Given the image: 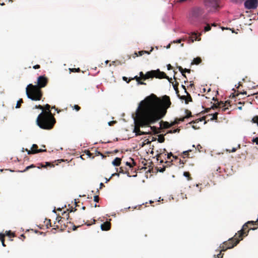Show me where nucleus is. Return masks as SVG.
<instances>
[{
	"instance_id": "57",
	"label": "nucleus",
	"mask_w": 258,
	"mask_h": 258,
	"mask_svg": "<svg viewBox=\"0 0 258 258\" xmlns=\"http://www.w3.org/2000/svg\"><path fill=\"white\" fill-rule=\"evenodd\" d=\"M138 52H135L133 54V58H136V57L138 56Z\"/></svg>"
},
{
	"instance_id": "45",
	"label": "nucleus",
	"mask_w": 258,
	"mask_h": 258,
	"mask_svg": "<svg viewBox=\"0 0 258 258\" xmlns=\"http://www.w3.org/2000/svg\"><path fill=\"white\" fill-rule=\"evenodd\" d=\"M94 201L97 203L99 202V197L98 196H95L94 197Z\"/></svg>"
},
{
	"instance_id": "55",
	"label": "nucleus",
	"mask_w": 258,
	"mask_h": 258,
	"mask_svg": "<svg viewBox=\"0 0 258 258\" xmlns=\"http://www.w3.org/2000/svg\"><path fill=\"white\" fill-rule=\"evenodd\" d=\"M173 156V154L171 152L168 153L167 154V159H169L171 156Z\"/></svg>"
},
{
	"instance_id": "58",
	"label": "nucleus",
	"mask_w": 258,
	"mask_h": 258,
	"mask_svg": "<svg viewBox=\"0 0 258 258\" xmlns=\"http://www.w3.org/2000/svg\"><path fill=\"white\" fill-rule=\"evenodd\" d=\"M167 69L168 70H172V67L171 66V65L170 64H168L167 66Z\"/></svg>"
},
{
	"instance_id": "28",
	"label": "nucleus",
	"mask_w": 258,
	"mask_h": 258,
	"mask_svg": "<svg viewBox=\"0 0 258 258\" xmlns=\"http://www.w3.org/2000/svg\"><path fill=\"white\" fill-rule=\"evenodd\" d=\"M40 165H41V167H46V166H51V167H54V165L52 164L50 162H46L45 165H43L42 164H39Z\"/></svg>"
},
{
	"instance_id": "46",
	"label": "nucleus",
	"mask_w": 258,
	"mask_h": 258,
	"mask_svg": "<svg viewBox=\"0 0 258 258\" xmlns=\"http://www.w3.org/2000/svg\"><path fill=\"white\" fill-rule=\"evenodd\" d=\"M62 219V217L60 216H57L56 218V220L58 221V222L60 223V224L62 222V221L61 219Z\"/></svg>"
},
{
	"instance_id": "53",
	"label": "nucleus",
	"mask_w": 258,
	"mask_h": 258,
	"mask_svg": "<svg viewBox=\"0 0 258 258\" xmlns=\"http://www.w3.org/2000/svg\"><path fill=\"white\" fill-rule=\"evenodd\" d=\"M181 41V39H177L176 40H174L172 43H180Z\"/></svg>"
},
{
	"instance_id": "63",
	"label": "nucleus",
	"mask_w": 258,
	"mask_h": 258,
	"mask_svg": "<svg viewBox=\"0 0 258 258\" xmlns=\"http://www.w3.org/2000/svg\"><path fill=\"white\" fill-rule=\"evenodd\" d=\"M237 149L235 148H233L232 150H231V152H235L236 151Z\"/></svg>"
},
{
	"instance_id": "43",
	"label": "nucleus",
	"mask_w": 258,
	"mask_h": 258,
	"mask_svg": "<svg viewBox=\"0 0 258 258\" xmlns=\"http://www.w3.org/2000/svg\"><path fill=\"white\" fill-rule=\"evenodd\" d=\"M145 53H146V50H142V51H140L138 52L139 56H142L143 54H145Z\"/></svg>"
},
{
	"instance_id": "22",
	"label": "nucleus",
	"mask_w": 258,
	"mask_h": 258,
	"mask_svg": "<svg viewBox=\"0 0 258 258\" xmlns=\"http://www.w3.org/2000/svg\"><path fill=\"white\" fill-rule=\"evenodd\" d=\"M44 223L47 228H49L52 226L51 223V220L50 219H46L45 221H44Z\"/></svg>"
},
{
	"instance_id": "37",
	"label": "nucleus",
	"mask_w": 258,
	"mask_h": 258,
	"mask_svg": "<svg viewBox=\"0 0 258 258\" xmlns=\"http://www.w3.org/2000/svg\"><path fill=\"white\" fill-rule=\"evenodd\" d=\"M50 105L47 104L45 105L44 107V110L45 109V110H44V111H50Z\"/></svg>"
},
{
	"instance_id": "32",
	"label": "nucleus",
	"mask_w": 258,
	"mask_h": 258,
	"mask_svg": "<svg viewBox=\"0 0 258 258\" xmlns=\"http://www.w3.org/2000/svg\"><path fill=\"white\" fill-rule=\"evenodd\" d=\"M183 175H184L185 177H187V179H188V180H191V177H190V173H189L188 172H184L183 173Z\"/></svg>"
},
{
	"instance_id": "14",
	"label": "nucleus",
	"mask_w": 258,
	"mask_h": 258,
	"mask_svg": "<svg viewBox=\"0 0 258 258\" xmlns=\"http://www.w3.org/2000/svg\"><path fill=\"white\" fill-rule=\"evenodd\" d=\"M178 69L179 70V71L180 72V73L182 74V75L185 77L186 79V77L185 75V73H190V71L191 70L190 69H183L180 66H179L178 67Z\"/></svg>"
},
{
	"instance_id": "16",
	"label": "nucleus",
	"mask_w": 258,
	"mask_h": 258,
	"mask_svg": "<svg viewBox=\"0 0 258 258\" xmlns=\"http://www.w3.org/2000/svg\"><path fill=\"white\" fill-rule=\"evenodd\" d=\"M121 159L118 157H116L112 161V164L115 166H118L121 164Z\"/></svg>"
},
{
	"instance_id": "34",
	"label": "nucleus",
	"mask_w": 258,
	"mask_h": 258,
	"mask_svg": "<svg viewBox=\"0 0 258 258\" xmlns=\"http://www.w3.org/2000/svg\"><path fill=\"white\" fill-rule=\"evenodd\" d=\"M180 130L179 128H176V129H174V130H170L167 132V133L173 134V133H179L180 132Z\"/></svg>"
},
{
	"instance_id": "29",
	"label": "nucleus",
	"mask_w": 258,
	"mask_h": 258,
	"mask_svg": "<svg viewBox=\"0 0 258 258\" xmlns=\"http://www.w3.org/2000/svg\"><path fill=\"white\" fill-rule=\"evenodd\" d=\"M218 113L216 112L214 114H209V116H212V117L210 119L211 120H216L217 119Z\"/></svg>"
},
{
	"instance_id": "27",
	"label": "nucleus",
	"mask_w": 258,
	"mask_h": 258,
	"mask_svg": "<svg viewBox=\"0 0 258 258\" xmlns=\"http://www.w3.org/2000/svg\"><path fill=\"white\" fill-rule=\"evenodd\" d=\"M35 167H36L35 165H34V164H31V165L26 167L24 170L21 171L20 172H26L27 170H28L29 169L34 168Z\"/></svg>"
},
{
	"instance_id": "8",
	"label": "nucleus",
	"mask_w": 258,
	"mask_h": 258,
	"mask_svg": "<svg viewBox=\"0 0 258 258\" xmlns=\"http://www.w3.org/2000/svg\"><path fill=\"white\" fill-rule=\"evenodd\" d=\"M48 78L45 75L40 76L38 77L37 80V85L35 86L38 87L39 89L45 87L47 86L48 83Z\"/></svg>"
},
{
	"instance_id": "11",
	"label": "nucleus",
	"mask_w": 258,
	"mask_h": 258,
	"mask_svg": "<svg viewBox=\"0 0 258 258\" xmlns=\"http://www.w3.org/2000/svg\"><path fill=\"white\" fill-rule=\"evenodd\" d=\"M28 154H34L40 152H46V149H38V146L36 144H33L32 146L31 150H29L27 149L25 150Z\"/></svg>"
},
{
	"instance_id": "9",
	"label": "nucleus",
	"mask_w": 258,
	"mask_h": 258,
	"mask_svg": "<svg viewBox=\"0 0 258 258\" xmlns=\"http://www.w3.org/2000/svg\"><path fill=\"white\" fill-rule=\"evenodd\" d=\"M246 9L254 10L258 7V0H246L244 4Z\"/></svg>"
},
{
	"instance_id": "49",
	"label": "nucleus",
	"mask_w": 258,
	"mask_h": 258,
	"mask_svg": "<svg viewBox=\"0 0 258 258\" xmlns=\"http://www.w3.org/2000/svg\"><path fill=\"white\" fill-rule=\"evenodd\" d=\"M191 150H188V151H184L183 152V154L185 156H188V153H189V152H190Z\"/></svg>"
},
{
	"instance_id": "48",
	"label": "nucleus",
	"mask_w": 258,
	"mask_h": 258,
	"mask_svg": "<svg viewBox=\"0 0 258 258\" xmlns=\"http://www.w3.org/2000/svg\"><path fill=\"white\" fill-rule=\"evenodd\" d=\"M252 142L253 143H255L256 145H258V137L257 138H253L252 140Z\"/></svg>"
},
{
	"instance_id": "30",
	"label": "nucleus",
	"mask_w": 258,
	"mask_h": 258,
	"mask_svg": "<svg viewBox=\"0 0 258 258\" xmlns=\"http://www.w3.org/2000/svg\"><path fill=\"white\" fill-rule=\"evenodd\" d=\"M23 102V99H20L19 100H18L17 103V104H16V108H20L21 105V104Z\"/></svg>"
},
{
	"instance_id": "1",
	"label": "nucleus",
	"mask_w": 258,
	"mask_h": 258,
	"mask_svg": "<svg viewBox=\"0 0 258 258\" xmlns=\"http://www.w3.org/2000/svg\"><path fill=\"white\" fill-rule=\"evenodd\" d=\"M169 96L164 95L162 99L152 94L145 101L140 103L136 112L135 119L136 123L134 132L136 136L148 134V133L140 130V126H149L163 117L167 112V109L171 105Z\"/></svg>"
},
{
	"instance_id": "40",
	"label": "nucleus",
	"mask_w": 258,
	"mask_h": 258,
	"mask_svg": "<svg viewBox=\"0 0 258 258\" xmlns=\"http://www.w3.org/2000/svg\"><path fill=\"white\" fill-rule=\"evenodd\" d=\"M211 29V27L209 24H207L206 26L205 27L204 30L205 32L209 31Z\"/></svg>"
},
{
	"instance_id": "62",
	"label": "nucleus",
	"mask_w": 258,
	"mask_h": 258,
	"mask_svg": "<svg viewBox=\"0 0 258 258\" xmlns=\"http://www.w3.org/2000/svg\"><path fill=\"white\" fill-rule=\"evenodd\" d=\"M192 127H193L194 128H195V129H198V128H200V127H197V125H192Z\"/></svg>"
},
{
	"instance_id": "2",
	"label": "nucleus",
	"mask_w": 258,
	"mask_h": 258,
	"mask_svg": "<svg viewBox=\"0 0 258 258\" xmlns=\"http://www.w3.org/2000/svg\"><path fill=\"white\" fill-rule=\"evenodd\" d=\"M37 124L43 130L52 129L55 122V119L51 111H42L36 119Z\"/></svg>"
},
{
	"instance_id": "6",
	"label": "nucleus",
	"mask_w": 258,
	"mask_h": 258,
	"mask_svg": "<svg viewBox=\"0 0 258 258\" xmlns=\"http://www.w3.org/2000/svg\"><path fill=\"white\" fill-rule=\"evenodd\" d=\"M154 77L160 79H166L170 82H171L172 80V79L169 78L164 72H161L159 69L147 72L145 74V77L143 78V80L145 81L150 78H153Z\"/></svg>"
},
{
	"instance_id": "61",
	"label": "nucleus",
	"mask_w": 258,
	"mask_h": 258,
	"mask_svg": "<svg viewBox=\"0 0 258 258\" xmlns=\"http://www.w3.org/2000/svg\"><path fill=\"white\" fill-rule=\"evenodd\" d=\"M114 122H115V121H110V122H108V124L109 125H111Z\"/></svg>"
},
{
	"instance_id": "44",
	"label": "nucleus",
	"mask_w": 258,
	"mask_h": 258,
	"mask_svg": "<svg viewBox=\"0 0 258 258\" xmlns=\"http://www.w3.org/2000/svg\"><path fill=\"white\" fill-rule=\"evenodd\" d=\"M35 108H38V109H40L41 110H42V111H44V107H43L42 106H41V105H36L35 106Z\"/></svg>"
},
{
	"instance_id": "25",
	"label": "nucleus",
	"mask_w": 258,
	"mask_h": 258,
	"mask_svg": "<svg viewBox=\"0 0 258 258\" xmlns=\"http://www.w3.org/2000/svg\"><path fill=\"white\" fill-rule=\"evenodd\" d=\"M5 235L2 233H0V240L2 241V243L3 246H6V244H5V239H4Z\"/></svg>"
},
{
	"instance_id": "7",
	"label": "nucleus",
	"mask_w": 258,
	"mask_h": 258,
	"mask_svg": "<svg viewBox=\"0 0 258 258\" xmlns=\"http://www.w3.org/2000/svg\"><path fill=\"white\" fill-rule=\"evenodd\" d=\"M220 0H204V5L209 12H216L220 8Z\"/></svg>"
},
{
	"instance_id": "54",
	"label": "nucleus",
	"mask_w": 258,
	"mask_h": 258,
	"mask_svg": "<svg viewBox=\"0 0 258 258\" xmlns=\"http://www.w3.org/2000/svg\"><path fill=\"white\" fill-rule=\"evenodd\" d=\"M33 68L34 69H38L40 68V66L39 64H36V65L34 66Z\"/></svg>"
},
{
	"instance_id": "13",
	"label": "nucleus",
	"mask_w": 258,
	"mask_h": 258,
	"mask_svg": "<svg viewBox=\"0 0 258 258\" xmlns=\"http://www.w3.org/2000/svg\"><path fill=\"white\" fill-rule=\"evenodd\" d=\"M101 227L102 230H109L111 228V223L110 222H105L102 224H101Z\"/></svg>"
},
{
	"instance_id": "31",
	"label": "nucleus",
	"mask_w": 258,
	"mask_h": 258,
	"mask_svg": "<svg viewBox=\"0 0 258 258\" xmlns=\"http://www.w3.org/2000/svg\"><path fill=\"white\" fill-rule=\"evenodd\" d=\"M175 84H173V86L174 89V90L176 91V93H177L178 92V83L175 81Z\"/></svg>"
},
{
	"instance_id": "35",
	"label": "nucleus",
	"mask_w": 258,
	"mask_h": 258,
	"mask_svg": "<svg viewBox=\"0 0 258 258\" xmlns=\"http://www.w3.org/2000/svg\"><path fill=\"white\" fill-rule=\"evenodd\" d=\"M6 235L10 237H14L15 236V234L11 231H6Z\"/></svg>"
},
{
	"instance_id": "38",
	"label": "nucleus",
	"mask_w": 258,
	"mask_h": 258,
	"mask_svg": "<svg viewBox=\"0 0 258 258\" xmlns=\"http://www.w3.org/2000/svg\"><path fill=\"white\" fill-rule=\"evenodd\" d=\"M70 71L71 72H80L81 71L80 68H77V69H76V68H73V69H70Z\"/></svg>"
},
{
	"instance_id": "19",
	"label": "nucleus",
	"mask_w": 258,
	"mask_h": 258,
	"mask_svg": "<svg viewBox=\"0 0 258 258\" xmlns=\"http://www.w3.org/2000/svg\"><path fill=\"white\" fill-rule=\"evenodd\" d=\"M201 58L200 57H198L194 59L191 64H199L201 62Z\"/></svg>"
},
{
	"instance_id": "10",
	"label": "nucleus",
	"mask_w": 258,
	"mask_h": 258,
	"mask_svg": "<svg viewBox=\"0 0 258 258\" xmlns=\"http://www.w3.org/2000/svg\"><path fill=\"white\" fill-rule=\"evenodd\" d=\"M75 221L79 225L78 226H76L75 225L73 226V230H75L77 229V227H79L84 224H86L85 220L83 219V216L80 215H76L75 216Z\"/></svg>"
},
{
	"instance_id": "64",
	"label": "nucleus",
	"mask_w": 258,
	"mask_h": 258,
	"mask_svg": "<svg viewBox=\"0 0 258 258\" xmlns=\"http://www.w3.org/2000/svg\"><path fill=\"white\" fill-rule=\"evenodd\" d=\"M119 172H121V173H124V171H123V170L122 167L120 168V171Z\"/></svg>"
},
{
	"instance_id": "39",
	"label": "nucleus",
	"mask_w": 258,
	"mask_h": 258,
	"mask_svg": "<svg viewBox=\"0 0 258 258\" xmlns=\"http://www.w3.org/2000/svg\"><path fill=\"white\" fill-rule=\"evenodd\" d=\"M252 121L253 123H256L258 125V116H254L252 119Z\"/></svg>"
},
{
	"instance_id": "21",
	"label": "nucleus",
	"mask_w": 258,
	"mask_h": 258,
	"mask_svg": "<svg viewBox=\"0 0 258 258\" xmlns=\"http://www.w3.org/2000/svg\"><path fill=\"white\" fill-rule=\"evenodd\" d=\"M131 160L133 162V163H131L130 162H126L125 164L127 165V166H128L130 167V168H132L134 166L136 165V163L134 161V160L133 159V158H130Z\"/></svg>"
},
{
	"instance_id": "18",
	"label": "nucleus",
	"mask_w": 258,
	"mask_h": 258,
	"mask_svg": "<svg viewBox=\"0 0 258 258\" xmlns=\"http://www.w3.org/2000/svg\"><path fill=\"white\" fill-rule=\"evenodd\" d=\"M151 130H152V132H154V133L155 134H159V133H160L161 132V131H160V130H161L160 127L159 128H157V127H156L155 126H151Z\"/></svg>"
},
{
	"instance_id": "33",
	"label": "nucleus",
	"mask_w": 258,
	"mask_h": 258,
	"mask_svg": "<svg viewBox=\"0 0 258 258\" xmlns=\"http://www.w3.org/2000/svg\"><path fill=\"white\" fill-rule=\"evenodd\" d=\"M62 219H65V217H66V219L67 220H68L69 219V218H70V216H69V213H67V212H64L63 213H62Z\"/></svg>"
},
{
	"instance_id": "42",
	"label": "nucleus",
	"mask_w": 258,
	"mask_h": 258,
	"mask_svg": "<svg viewBox=\"0 0 258 258\" xmlns=\"http://www.w3.org/2000/svg\"><path fill=\"white\" fill-rule=\"evenodd\" d=\"M185 118H186L185 117V116H184L183 117H181V118H180L179 119L176 118L175 120L177 121L178 122V123L180 121H181V122L184 121V119Z\"/></svg>"
},
{
	"instance_id": "60",
	"label": "nucleus",
	"mask_w": 258,
	"mask_h": 258,
	"mask_svg": "<svg viewBox=\"0 0 258 258\" xmlns=\"http://www.w3.org/2000/svg\"><path fill=\"white\" fill-rule=\"evenodd\" d=\"M103 187H104V185L103 183H100V189H101Z\"/></svg>"
},
{
	"instance_id": "41",
	"label": "nucleus",
	"mask_w": 258,
	"mask_h": 258,
	"mask_svg": "<svg viewBox=\"0 0 258 258\" xmlns=\"http://www.w3.org/2000/svg\"><path fill=\"white\" fill-rule=\"evenodd\" d=\"M85 152L86 153V155L90 158H94V156H92V154L89 151H85Z\"/></svg>"
},
{
	"instance_id": "47",
	"label": "nucleus",
	"mask_w": 258,
	"mask_h": 258,
	"mask_svg": "<svg viewBox=\"0 0 258 258\" xmlns=\"http://www.w3.org/2000/svg\"><path fill=\"white\" fill-rule=\"evenodd\" d=\"M74 108L77 111H79L81 109L80 107L78 105H75L74 106Z\"/></svg>"
},
{
	"instance_id": "23",
	"label": "nucleus",
	"mask_w": 258,
	"mask_h": 258,
	"mask_svg": "<svg viewBox=\"0 0 258 258\" xmlns=\"http://www.w3.org/2000/svg\"><path fill=\"white\" fill-rule=\"evenodd\" d=\"M165 141L164 136L163 135H159L158 136V141L159 143H163Z\"/></svg>"
},
{
	"instance_id": "4",
	"label": "nucleus",
	"mask_w": 258,
	"mask_h": 258,
	"mask_svg": "<svg viewBox=\"0 0 258 258\" xmlns=\"http://www.w3.org/2000/svg\"><path fill=\"white\" fill-rule=\"evenodd\" d=\"M204 13V10L200 7L194 8L189 14V21L193 25H198L201 22V17Z\"/></svg>"
},
{
	"instance_id": "3",
	"label": "nucleus",
	"mask_w": 258,
	"mask_h": 258,
	"mask_svg": "<svg viewBox=\"0 0 258 258\" xmlns=\"http://www.w3.org/2000/svg\"><path fill=\"white\" fill-rule=\"evenodd\" d=\"M26 93L27 97L33 101H40L43 96L41 89L32 84H29L26 88Z\"/></svg>"
},
{
	"instance_id": "20",
	"label": "nucleus",
	"mask_w": 258,
	"mask_h": 258,
	"mask_svg": "<svg viewBox=\"0 0 258 258\" xmlns=\"http://www.w3.org/2000/svg\"><path fill=\"white\" fill-rule=\"evenodd\" d=\"M221 104H223V102L220 101V102H218L217 104H214L212 106V108L213 109H216V108H221V107H222Z\"/></svg>"
},
{
	"instance_id": "5",
	"label": "nucleus",
	"mask_w": 258,
	"mask_h": 258,
	"mask_svg": "<svg viewBox=\"0 0 258 258\" xmlns=\"http://www.w3.org/2000/svg\"><path fill=\"white\" fill-rule=\"evenodd\" d=\"M241 240V238H239L238 236V232L233 237L229 238L228 240L224 242L220 245L219 248H221V251H226L228 249L234 247Z\"/></svg>"
},
{
	"instance_id": "15",
	"label": "nucleus",
	"mask_w": 258,
	"mask_h": 258,
	"mask_svg": "<svg viewBox=\"0 0 258 258\" xmlns=\"http://www.w3.org/2000/svg\"><path fill=\"white\" fill-rule=\"evenodd\" d=\"M230 101L229 100L226 101L224 103L223 102V104H221L222 107V111L223 112L225 111L227 109L228 107L227 106H230Z\"/></svg>"
},
{
	"instance_id": "26",
	"label": "nucleus",
	"mask_w": 258,
	"mask_h": 258,
	"mask_svg": "<svg viewBox=\"0 0 258 258\" xmlns=\"http://www.w3.org/2000/svg\"><path fill=\"white\" fill-rule=\"evenodd\" d=\"M218 251H219V253L217 254V255L215 254V258H223V254L221 253L222 251H221V248H220V249H219Z\"/></svg>"
},
{
	"instance_id": "50",
	"label": "nucleus",
	"mask_w": 258,
	"mask_h": 258,
	"mask_svg": "<svg viewBox=\"0 0 258 258\" xmlns=\"http://www.w3.org/2000/svg\"><path fill=\"white\" fill-rule=\"evenodd\" d=\"M140 77L143 80V78L145 77V74L143 73V72H140Z\"/></svg>"
},
{
	"instance_id": "12",
	"label": "nucleus",
	"mask_w": 258,
	"mask_h": 258,
	"mask_svg": "<svg viewBox=\"0 0 258 258\" xmlns=\"http://www.w3.org/2000/svg\"><path fill=\"white\" fill-rule=\"evenodd\" d=\"M177 123L178 122L176 120H175L174 122L171 123H169L168 122L163 121V120H162L160 122V126L161 128H168Z\"/></svg>"
},
{
	"instance_id": "59",
	"label": "nucleus",
	"mask_w": 258,
	"mask_h": 258,
	"mask_svg": "<svg viewBox=\"0 0 258 258\" xmlns=\"http://www.w3.org/2000/svg\"><path fill=\"white\" fill-rule=\"evenodd\" d=\"M171 161H166L165 162V163L167 164L166 166H165L166 167L167 166H170L171 164Z\"/></svg>"
},
{
	"instance_id": "52",
	"label": "nucleus",
	"mask_w": 258,
	"mask_h": 258,
	"mask_svg": "<svg viewBox=\"0 0 258 258\" xmlns=\"http://www.w3.org/2000/svg\"><path fill=\"white\" fill-rule=\"evenodd\" d=\"M189 101H190V102L192 101V98H191V96H190V95H189V96H188V99L185 100V102H186V103H188V102Z\"/></svg>"
},
{
	"instance_id": "24",
	"label": "nucleus",
	"mask_w": 258,
	"mask_h": 258,
	"mask_svg": "<svg viewBox=\"0 0 258 258\" xmlns=\"http://www.w3.org/2000/svg\"><path fill=\"white\" fill-rule=\"evenodd\" d=\"M206 117H203L202 118H200V119H198L196 120H192L191 121H190L189 122V123H193V124H195L196 123H197V122H199V121H203L204 120H205V118H206Z\"/></svg>"
},
{
	"instance_id": "36",
	"label": "nucleus",
	"mask_w": 258,
	"mask_h": 258,
	"mask_svg": "<svg viewBox=\"0 0 258 258\" xmlns=\"http://www.w3.org/2000/svg\"><path fill=\"white\" fill-rule=\"evenodd\" d=\"M185 113H186V115H185V117L186 118H189V117H191L192 115H191V112H190V111L187 110V109H186L185 110Z\"/></svg>"
},
{
	"instance_id": "17",
	"label": "nucleus",
	"mask_w": 258,
	"mask_h": 258,
	"mask_svg": "<svg viewBox=\"0 0 258 258\" xmlns=\"http://www.w3.org/2000/svg\"><path fill=\"white\" fill-rule=\"evenodd\" d=\"M134 79L136 80V81L138 82V83L139 84L146 85V83H145L144 82L141 81V80H142V79L140 77L136 76L134 78H132V80H134Z\"/></svg>"
},
{
	"instance_id": "51",
	"label": "nucleus",
	"mask_w": 258,
	"mask_h": 258,
	"mask_svg": "<svg viewBox=\"0 0 258 258\" xmlns=\"http://www.w3.org/2000/svg\"><path fill=\"white\" fill-rule=\"evenodd\" d=\"M122 79L126 81L127 83H129L132 80V78L127 80V78L126 77H123Z\"/></svg>"
},
{
	"instance_id": "56",
	"label": "nucleus",
	"mask_w": 258,
	"mask_h": 258,
	"mask_svg": "<svg viewBox=\"0 0 258 258\" xmlns=\"http://www.w3.org/2000/svg\"><path fill=\"white\" fill-rule=\"evenodd\" d=\"M165 168H166V166H164L163 168H161V169H159V171L160 172H163L165 170Z\"/></svg>"
}]
</instances>
